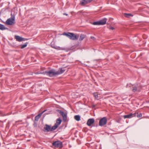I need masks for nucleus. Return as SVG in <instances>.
<instances>
[{
    "mask_svg": "<svg viewBox=\"0 0 149 149\" xmlns=\"http://www.w3.org/2000/svg\"><path fill=\"white\" fill-rule=\"evenodd\" d=\"M93 0H82L81 1L80 4L82 6H84L90 3Z\"/></svg>",
    "mask_w": 149,
    "mask_h": 149,
    "instance_id": "423d86ee",
    "label": "nucleus"
},
{
    "mask_svg": "<svg viewBox=\"0 0 149 149\" xmlns=\"http://www.w3.org/2000/svg\"><path fill=\"white\" fill-rule=\"evenodd\" d=\"M94 96L95 99H97L98 97V96L97 93H95L93 94Z\"/></svg>",
    "mask_w": 149,
    "mask_h": 149,
    "instance_id": "412c9836",
    "label": "nucleus"
},
{
    "mask_svg": "<svg viewBox=\"0 0 149 149\" xmlns=\"http://www.w3.org/2000/svg\"><path fill=\"white\" fill-rule=\"evenodd\" d=\"M43 131L45 132H51V126L50 125L46 124L44 127Z\"/></svg>",
    "mask_w": 149,
    "mask_h": 149,
    "instance_id": "0eeeda50",
    "label": "nucleus"
},
{
    "mask_svg": "<svg viewBox=\"0 0 149 149\" xmlns=\"http://www.w3.org/2000/svg\"><path fill=\"white\" fill-rule=\"evenodd\" d=\"M109 29H110L112 30H113L114 29V28L113 27H112V26L110 27L109 28Z\"/></svg>",
    "mask_w": 149,
    "mask_h": 149,
    "instance_id": "393cba45",
    "label": "nucleus"
},
{
    "mask_svg": "<svg viewBox=\"0 0 149 149\" xmlns=\"http://www.w3.org/2000/svg\"><path fill=\"white\" fill-rule=\"evenodd\" d=\"M61 120L59 118L58 119L56 120V123L55 125H56L58 126L61 124Z\"/></svg>",
    "mask_w": 149,
    "mask_h": 149,
    "instance_id": "2eb2a0df",
    "label": "nucleus"
},
{
    "mask_svg": "<svg viewBox=\"0 0 149 149\" xmlns=\"http://www.w3.org/2000/svg\"><path fill=\"white\" fill-rule=\"evenodd\" d=\"M91 38L94 40L95 39V38L93 37H92V36L91 37Z\"/></svg>",
    "mask_w": 149,
    "mask_h": 149,
    "instance_id": "a878e982",
    "label": "nucleus"
},
{
    "mask_svg": "<svg viewBox=\"0 0 149 149\" xmlns=\"http://www.w3.org/2000/svg\"><path fill=\"white\" fill-rule=\"evenodd\" d=\"M133 16V15L131 14H129V13H128V14L125 13V17H126L128 18V17H129L130 16Z\"/></svg>",
    "mask_w": 149,
    "mask_h": 149,
    "instance_id": "6ab92c4d",
    "label": "nucleus"
},
{
    "mask_svg": "<svg viewBox=\"0 0 149 149\" xmlns=\"http://www.w3.org/2000/svg\"><path fill=\"white\" fill-rule=\"evenodd\" d=\"M15 38L16 39V41L19 42H21L24 41L25 40L24 38L18 36H15Z\"/></svg>",
    "mask_w": 149,
    "mask_h": 149,
    "instance_id": "9d476101",
    "label": "nucleus"
},
{
    "mask_svg": "<svg viewBox=\"0 0 149 149\" xmlns=\"http://www.w3.org/2000/svg\"><path fill=\"white\" fill-rule=\"evenodd\" d=\"M107 122V120L106 117H104L100 119L99 124L100 126H103L106 125Z\"/></svg>",
    "mask_w": 149,
    "mask_h": 149,
    "instance_id": "39448f33",
    "label": "nucleus"
},
{
    "mask_svg": "<svg viewBox=\"0 0 149 149\" xmlns=\"http://www.w3.org/2000/svg\"><path fill=\"white\" fill-rule=\"evenodd\" d=\"M45 111V110L44 111L42 112L39 113L37 116H36L35 118V120H36V121H38L39 119L41 117L42 114Z\"/></svg>",
    "mask_w": 149,
    "mask_h": 149,
    "instance_id": "f8f14e48",
    "label": "nucleus"
},
{
    "mask_svg": "<svg viewBox=\"0 0 149 149\" xmlns=\"http://www.w3.org/2000/svg\"><path fill=\"white\" fill-rule=\"evenodd\" d=\"M136 116L135 113H130L128 115H124L123 117L124 118H130Z\"/></svg>",
    "mask_w": 149,
    "mask_h": 149,
    "instance_id": "1a4fd4ad",
    "label": "nucleus"
},
{
    "mask_svg": "<svg viewBox=\"0 0 149 149\" xmlns=\"http://www.w3.org/2000/svg\"><path fill=\"white\" fill-rule=\"evenodd\" d=\"M74 118L75 120L77 121L80 120V117L79 115H76L74 116Z\"/></svg>",
    "mask_w": 149,
    "mask_h": 149,
    "instance_id": "a211bd4d",
    "label": "nucleus"
},
{
    "mask_svg": "<svg viewBox=\"0 0 149 149\" xmlns=\"http://www.w3.org/2000/svg\"><path fill=\"white\" fill-rule=\"evenodd\" d=\"M15 17L12 16L11 18L7 19L6 22V24L7 25H12L15 23Z\"/></svg>",
    "mask_w": 149,
    "mask_h": 149,
    "instance_id": "7ed1b4c3",
    "label": "nucleus"
},
{
    "mask_svg": "<svg viewBox=\"0 0 149 149\" xmlns=\"http://www.w3.org/2000/svg\"><path fill=\"white\" fill-rule=\"evenodd\" d=\"M65 70L63 68H60L58 71H56L55 69H52L49 71H45L44 72L47 75L52 77L63 73Z\"/></svg>",
    "mask_w": 149,
    "mask_h": 149,
    "instance_id": "f257e3e1",
    "label": "nucleus"
},
{
    "mask_svg": "<svg viewBox=\"0 0 149 149\" xmlns=\"http://www.w3.org/2000/svg\"><path fill=\"white\" fill-rule=\"evenodd\" d=\"M63 15H66V16L68 15V14H66V13H64V14H63Z\"/></svg>",
    "mask_w": 149,
    "mask_h": 149,
    "instance_id": "bb28decb",
    "label": "nucleus"
},
{
    "mask_svg": "<svg viewBox=\"0 0 149 149\" xmlns=\"http://www.w3.org/2000/svg\"><path fill=\"white\" fill-rule=\"evenodd\" d=\"M8 28H6L3 25L0 24V29L2 30H3L7 29Z\"/></svg>",
    "mask_w": 149,
    "mask_h": 149,
    "instance_id": "f3484780",
    "label": "nucleus"
},
{
    "mask_svg": "<svg viewBox=\"0 0 149 149\" xmlns=\"http://www.w3.org/2000/svg\"><path fill=\"white\" fill-rule=\"evenodd\" d=\"M93 24L95 25H100L99 21L94 22Z\"/></svg>",
    "mask_w": 149,
    "mask_h": 149,
    "instance_id": "4be33fe9",
    "label": "nucleus"
},
{
    "mask_svg": "<svg viewBox=\"0 0 149 149\" xmlns=\"http://www.w3.org/2000/svg\"><path fill=\"white\" fill-rule=\"evenodd\" d=\"M137 90V88L136 87H133V89H132V91L135 92Z\"/></svg>",
    "mask_w": 149,
    "mask_h": 149,
    "instance_id": "5701e85b",
    "label": "nucleus"
},
{
    "mask_svg": "<svg viewBox=\"0 0 149 149\" xmlns=\"http://www.w3.org/2000/svg\"><path fill=\"white\" fill-rule=\"evenodd\" d=\"M107 22L106 19H104L99 21L100 25H104L106 24Z\"/></svg>",
    "mask_w": 149,
    "mask_h": 149,
    "instance_id": "ddd939ff",
    "label": "nucleus"
},
{
    "mask_svg": "<svg viewBox=\"0 0 149 149\" xmlns=\"http://www.w3.org/2000/svg\"><path fill=\"white\" fill-rule=\"evenodd\" d=\"M95 106V105L93 106V107H94Z\"/></svg>",
    "mask_w": 149,
    "mask_h": 149,
    "instance_id": "cd10ccee",
    "label": "nucleus"
},
{
    "mask_svg": "<svg viewBox=\"0 0 149 149\" xmlns=\"http://www.w3.org/2000/svg\"><path fill=\"white\" fill-rule=\"evenodd\" d=\"M63 35L67 36L70 40H77L79 37L78 36H77L72 33L68 32L66 33L65 32L63 34Z\"/></svg>",
    "mask_w": 149,
    "mask_h": 149,
    "instance_id": "f03ea898",
    "label": "nucleus"
},
{
    "mask_svg": "<svg viewBox=\"0 0 149 149\" xmlns=\"http://www.w3.org/2000/svg\"><path fill=\"white\" fill-rule=\"evenodd\" d=\"M27 44H28V43L26 42V43H25V44L22 45L21 48V49H23L25 47H26Z\"/></svg>",
    "mask_w": 149,
    "mask_h": 149,
    "instance_id": "aec40b11",
    "label": "nucleus"
},
{
    "mask_svg": "<svg viewBox=\"0 0 149 149\" xmlns=\"http://www.w3.org/2000/svg\"><path fill=\"white\" fill-rule=\"evenodd\" d=\"M58 126L55 124L54 125L51 127V132L55 130L58 127Z\"/></svg>",
    "mask_w": 149,
    "mask_h": 149,
    "instance_id": "dca6fc26",
    "label": "nucleus"
},
{
    "mask_svg": "<svg viewBox=\"0 0 149 149\" xmlns=\"http://www.w3.org/2000/svg\"><path fill=\"white\" fill-rule=\"evenodd\" d=\"M52 145L56 148H62L63 146L62 143L60 141H56L53 142Z\"/></svg>",
    "mask_w": 149,
    "mask_h": 149,
    "instance_id": "20e7f679",
    "label": "nucleus"
},
{
    "mask_svg": "<svg viewBox=\"0 0 149 149\" xmlns=\"http://www.w3.org/2000/svg\"><path fill=\"white\" fill-rule=\"evenodd\" d=\"M142 116V114L141 113H139V114L137 115V117H141Z\"/></svg>",
    "mask_w": 149,
    "mask_h": 149,
    "instance_id": "b1692460",
    "label": "nucleus"
},
{
    "mask_svg": "<svg viewBox=\"0 0 149 149\" xmlns=\"http://www.w3.org/2000/svg\"><path fill=\"white\" fill-rule=\"evenodd\" d=\"M59 113L62 116L63 120L64 121H66L67 119V114L63 111L59 110Z\"/></svg>",
    "mask_w": 149,
    "mask_h": 149,
    "instance_id": "6e6552de",
    "label": "nucleus"
},
{
    "mask_svg": "<svg viewBox=\"0 0 149 149\" xmlns=\"http://www.w3.org/2000/svg\"><path fill=\"white\" fill-rule=\"evenodd\" d=\"M94 120L93 118L89 119L87 121V124L88 126H90L94 123Z\"/></svg>",
    "mask_w": 149,
    "mask_h": 149,
    "instance_id": "9b49d317",
    "label": "nucleus"
},
{
    "mask_svg": "<svg viewBox=\"0 0 149 149\" xmlns=\"http://www.w3.org/2000/svg\"><path fill=\"white\" fill-rule=\"evenodd\" d=\"M86 37V35L84 34H81L79 39V40L81 41L82 40Z\"/></svg>",
    "mask_w": 149,
    "mask_h": 149,
    "instance_id": "4468645a",
    "label": "nucleus"
}]
</instances>
